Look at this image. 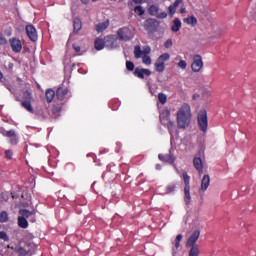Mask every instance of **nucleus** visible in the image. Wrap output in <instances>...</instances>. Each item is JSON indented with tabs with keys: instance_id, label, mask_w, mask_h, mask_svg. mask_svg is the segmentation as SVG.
<instances>
[{
	"instance_id": "63",
	"label": "nucleus",
	"mask_w": 256,
	"mask_h": 256,
	"mask_svg": "<svg viewBox=\"0 0 256 256\" xmlns=\"http://www.w3.org/2000/svg\"><path fill=\"white\" fill-rule=\"evenodd\" d=\"M9 67H10V69H13V64H10Z\"/></svg>"
},
{
	"instance_id": "25",
	"label": "nucleus",
	"mask_w": 256,
	"mask_h": 256,
	"mask_svg": "<svg viewBox=\"0 0 256 256\" xmlns=\"http://www.w3.org/2000/svg\"><path fill=\"white\" fill-rule=\"evenodd\" d=\"M106 47H110V49H113V43H115V38L111 36H107L105 38Z\"/></svg>"
},
{
	"instance_id": "15",
	"label": "nucleus",
	"mask_w": 256,
	"mask_h": 256,
	"mask_svg": "<svg viewBox=\"0 0 256 256\" xmlns=\"http://www.w3.org/2000/svg\"><path fill=\"white\" fill-rule=\"evenodd\" d=\"M69 93V90L63 89V88H58L56 91V97L60 100L63 101L65 99V95Z\"/></svg>"
},
{
	"instance_id": "52",
	"label": "nucleus",
	"mask_w": 256,
	"mask_h": 256,
	"mask_svg": "<svg viewBox=\"0 0 256 256\" xmlns=\"http://www.w3.org/2000/svg\"><path fill=\"white\" fill-rule=\"evenodd\" d=\"M175 127V124L172 121H168V129H173Z\"/></svg>"
},
{
	"instance_id": "39",
	"label": "nucleus",
	"mask_w": 256,
	"mask_h": 256,
	"mask_svg": "<svg viewBox=\"0 0 256 256\" xmlns=\"http://www.w3.org/2000/svg\"><path fill=\"white\" fill-rule=\"evenodd\" d=\"M0 239H3V241H9V236H7L5 231H0Z\"/></svg>"
},
{
	"instance_id": "11",
	"label": "nucleus",
	"mask_w": 256,
	"mask_h": 256,
	"mask_svg": "<svg viewBox=\"0 0 256 256\" xmlns=\"http://www.w3.org/2000/svg\"><path fill=\"white\" fill-rule=\"evenodd\" d=\"M193 165L198 173H203V160L200 157H194Z\"/></svg>"
},
{
	"instance_id": "31",
	"label": "nucleus",
	"mask_w": 256,
	"mask_h": 256,
	"mask_svg": "<svg viewBox=\"0 0 256 256\" xmlns=\"http://www.w3.org/2000/svg\"><path fill=\"white\" fill-rule=\"evenodd\" d=\"M18 256H25L29 255V251L25 250L24 248H19L18 250H15Z\"/></svg>"
},
{
	"instance_id": "10",
	"label": "nucleus",
	"mask_w": 256,
	"mask_h": 256,
	"mask_svg": "<svg viewBox=\"0 0 256 256\" xmlns=\"http://www.w3.org/2000/svg\"><path fill=\"white\" fill-rule=\"evenodd\" d=\"M210 183H211V177H209V174H205L201 181L200 191H205L206 189H209Z\"/></svg>"
},
{
	"instance_id": "18",
	"label": "nucleus",
	"mask_w": 256,
	"mask_h": 256,
	"mask_svg": "<svg viewBox=\"0 0 256 256\" xmlns=\"http://www.w3.org/2000/svg\"><path fill=\"white\" fill-rule=\"evenodd\" d=\"M94 47L97 51H101L105 48V42L102 39L97 38L94 42Z\"/></svg>"
},
{
	"instance_id": "46",
	"label": "nucleus",
	"mask_w": 256,
	"mask_h": 256,
	"mask_svg": "<svg viewBox=\"0 0 256 256\" xmlns=\"http://www.w3.org/2000/svg\"><path fill=\"white\" fill-rule=\"evenodd\" d=\"M0 45H7V39L2 34H0Z\"/></svg>"
},
{
	"instance_id": "30",
	"label": "nucleus",
	"mask_w": 256,
	"mask_h": 256,
	"mask_svg": "<svg viewBox=\"0 0 256 256\" xmlns=\"http://www.w3.org/2000/svg\"><path fill=\"white\" fill-rule=\"evenodd\" d=\"M22 107H24L25 109H27V111H33V107L31 106V101L29 100H24L22 102Z\"/></svg>"
},
{
	"instance_id": "12",
	"label": "nucleus",
	"mask_w": 256,
	"mask_h": 256,
	"mask_svg": "<svg viewBox=\"0 0 256 256\" xmlns=\"http://www.w3.org/2000/svg\"><path fill=\"white\" fill-rule=\"evenodd\" d=\"M107 27H109V20H106L105 22H101L95 25L97 33H103V31H105Z\"/></svg>"
},
{
	"instance_id": "19",
	"label": "nucleus",
	"mask_w": 256,
	"mask_h": 256,
	"mask_svg": "<svg viewBox=\"0 0 256 256\" xmlns=\"http://www.w3.org/2000/svg\"><path fill=\"white\" fill-rule=\"evenodd\" d=\"M144 56L143 50H141V46L136 45L134 47V57L135 59H141Z\"/></svg>"
},
{
	"instance_id": "53",
	"label": "nucleus",
	"mask_w": 256,
	"mask_h": 256,
	"mask_svg": "<svg viewBox=\"0 0 256 256\" xmlns=\"http://www.w3.org/2000/svg\"><path fill=\"white\" fill-rule=\"evenodd\" d=\"M73 49L76 51V53H79L81 51V47L80 46H73Z\"/></svg>"
},
{
	"instance_id": "29",
	"label": "nucleus",
	"mask_w": 256,
	"mask_h": 256,
	"mask_svg": "<svg viewBox=\"0 0 256 256\" xmlns=\"http://www.w3.org/2000/svg\"><path fill=\"white\" fill-rule=\"evenodd\" d=\"M158 100H159V103H161V105H165L167 103V95L163 93H159Z\"/></svg>"
},
{
	"instance_id": "45",
	"label": "nucleus",
	"mask_w": 256,
	"mask_h": 256,
	"mask_svg": "<svg viewBox=\"0 0 256 256\" xmlns=\"http://www.w3.org/2000/svg\"><path fill=\"white\" fill-rule=\"evenodd\" d=\"M156 17H157V19H166L167 13L161 12L160 14H157Z\"/></svg>"
},
{
	"instance_id": "23",
	"label": "nucleus",
	"mask_w": 256,
	"mask_h": 256,
	"mask_svg": "<svg viewBox=\"0 0 256 256\" xmlns=\"http://www.w3.org/2000/svg\"><path fill=\"white\" fill-rule=\"evenodd\" d=\"M159 159H160V161H165L166 163H173V157H171L170 155H162V154H160L159 156Z\"/></svg>"
},
{
	"instance_id": "5",
	"label": "nucleus",
	"mask_w": 256,
	"mask_h": 256,
	"mask_svg": "<svg viewBox=\"0 0 256 256\" xmlns=\"http://www.w3.org/2000/svg\"><path fill=\"white\" fill-rule=\"evenodd\" d=\"M200 235H201V231L195 230L191 234V236L188 238L186 242V247H199V245H197V241L199 240Z\"/></svg>"
},
{
	"instance_id": "4",
	"label": "nucleus",
	"mask_w": 256,
	"mask_h": 256,
	"mask_svg": "<svg viewBox=\"0 0 256 256\" xmlns=\"http://www.w3.org/2000/svg\"><path fill=\"white\" fill-rule=\"evenodd\" d=\"M144 28L146 31H148V33H155V31H157L159 28V21L153 18H149L146 20Z\"/></svg>"
},
{
	"instance_id": "32",
	"label": "nucleus",
	"mask_w": 256,
	"mask_h": 256,
	"mask_svg": "<svg viewBox=\"0 0 256 256\" xmlns=\"http://www.w3.org/2000/svg\"><path fill=\"white\" fill-rule=\"evenodd\" d=\"M135 13H137V15H145V10H143L142 6H136L134 8Z\"/></svg>"
},
{
	"instance_id": "21",
	"label": "nucleus",
	"mask_w": 256,
	"mask_h": 256,
	"mask_svg": "<svg viewBox=\"0 0 256 256\" xmlns=\"http://www.w3.org/2000/svg\"><path fill=\"white\" fill-rule=\"evenodd\" d=\"M184 23H187L188 25H191L192 27H195L197 25V18L195 16H190L188 18L183 19Z\"/></svg>"
},
{
	"instance_id": "54",
	"label": "nucleus",
	"mask_w": 256,
	"mask_h": 256,
	"mask_svg": "<svg viewBox=\"0 0 256 256\" xmlns=\"http://www.w3.org/2000/svg\"><path fill=\"white\" fill-rule=\"evenodd\" d=\"M12 199H19V194H12Z\"/></svg>"
},
{
	"instance_id": "56",
	"label": "nucleus",
	"mask_w": 256,
	"mask_h": 256,
	"mask_svg": "<svg viewBox=\"0 0 256 256\" xmlns=\"http://www.w3.org/2000/svg\"><path fill=\"white\" fill-rule=\"evenodd\" d=\"M180 13H187V9H185V8H182L181 10H180Z\"/></svg>"
},
{
	"instance_id": "13",
	"label": "nucleus",
	"mask_w": 256,
	"mask_h": 256,
	"mask_svg": "<svg viewBox=\"0 0 256 256\" xmlns=\"http://www.w3.org/2000/svg\"><path fill=\"white\" fill-rule=\"evenodd\" d=\"M73 33H79V31H81L83 24L81 23V19L79 18H75L73 21Z\"/></svg>"
},
{
	"instance_id": "3",
	"label": "nucleus",
	"mask_w": 256,
	"mask_h": 256,
	"mask_svg": "<svg viewBox=\"0 0 256 256\" xmlns=\"http://www.w3.org/2000/svg\"><path fill=\"white\" fill-rule=\"evenodd\" d=\"M117 35L120 41H131V39H133V33H131L128 27L120 28Z\"/></svg>"
},
{
	"instance_id": "58",
	"label": "nucleus",
	"mask_w": 256,
	"mask_h": 256,
	"mask_svg": "<svg viewBox=\"0 0 256 256\" xmlns=\"http://www.w3.org/2000/svg\"><path fill=\"white\" fill-rule=\"evenodd\" d=\"M11 143H12V145L17 144V139H14V140L12 139V140H11Z\"/></svg>"
},
{
	"instance_id": "28",
	"label": "nucleus",
	"mask_w": 256,
	"mask_h": 256,
	"mask_svg": "<svg viewBox=\"0 0 256 256\" xmlns=\"http://www.w3.org/2000/svg\"><path fill=\"white\" fill-rule=\"evenodd\" d=\"M188 256H199V246L191 247Z\"/></svg>"
},
{
	"instance_id": "17",
	"label": "nucleus",
	"mask_w": 256,
	"mask_h": 256,
	"mask_svg": "<svg viewBox=\"0 0 256 256\" xmlns=\"http://www.w3.org/2000/svg\"><path fill=\"white\" fill-rule=\"evenodd\" d=\"M18 226H20L22 229H27V227H29V222H27V218L19 216L18 217Z\"/></svg>"
},
{
	"instance_id": "43",
	"label": "nucleus",
	"mask_w": 256,
	"mask_h": 256,
	"mask_svg": "<svg viewBox=\"0 0 256 256\" xmlns=\"http://www.w3.org/2000/svg\"><path fill=\"white\" fill-rule=\"evenodd\" d=\"M172 45H173V40L168 39V40L165 42L164 47H165L166 49H169V47H172Z\"/></svg>"
},
{
	"instance_id": "27",
	"label": "nucleus",
	"mask_w": 256,
	"mask_h": 256,
	"mask_svg": "<svg viewBox=\"0 0 256 256\" xmlns=\"http://www.w3.org/2000/svg\"><path fill=\"white\" fill-rule=\"evenodd\" d=\"M155 67L158 73H163V71H165V63L159 62V60L157 61V63H155Z\"/></svg>"
},
{
	"instance_id": "20",
	"label": "nucleus",
	"mask_w": 256,
	"mask_h": 256,
	"mask_svg": "<svg viewBox=\"0 0 256 256\" xmlns=\"http://www.w3.org/2000/svg\"><path fill=\"white\" fill-rule=\"evenodd\" d=\"M191 190V186L184 187V195L186 199V205H190L191 203V193L189 192Z\"/></svg>"
},
{
	"instance_id": "26",
	"label": "nucleus",
	"mask_w": 256,
	"mask_h": 256,
	"mask_svg": "<svg viewBox=\"0 0 256 256\" xmlns=\"http://www.w3.org/2000/svg\"><path fill=\"white\" fill-rule=\"evenodd\" d=\"M148 11L150 15H152L153 17H157V13H159V7H157L156 5H151Z\"/></svg>"
},
{
	"instance_id": "1",
	"label": "nucleus",
	"mask_w": 256,
	"mask_h": 256,
	"mask_svg": "<svg viewBox=\"0 0 256 256\" xmlns=\"http://www.w3.org/2000/svg\"><path fill=\"white\" fill-rule=\"evenodd\" d=\"M191 106L187 103L182 104L176 113L178 129H187L191 125Z\"/></svg>"
},
{
	"instance_id": "34",
	"label": "nucleus",
	"mask_w": 256,
	"mask_h": 256,
	"mask_svg": "<svg viewBox=\"0 0 256 256\" xmlns=\"http://www.w3.org/2000/svg\"><path fill=\"white\" fill-rule=\"evenodd\" d=\"M169 57L168 53H164L158 58V62L163 63V61H168Z\"/></svg>"
},
{
	"instance_id": "35",
	"label": "nucleus",
	"mask_w": 256,
	"mask_h": 256,
	"mask_svg": "<svg viewBox=\"0 0 256 256\" xmlns=\"http://www.w3.org/2000/svg\"><path fill=\"white\" fill-rule=\"evenodd\" d=\"M142 63H144L145 65H151V57H149L148 55L142 56Z\"/></svg>"
},
{
	"instance_id": "37",
	"label": "nucleus",
	"mask_w": 256,
	"mask_h": 256,
	"mask_svg": "<svg viewBox=\"0 0 256 256\" xmlns=\"http://www.w3.org/2000/svg\"><path fill=\"white\" fill-rule=\"evenodd\" d=\"M183 179H184V185H185V187H191V186L189 185V175H187V172H184V173H183Z\"/></svg>"
},
{
	"instance_id": "47",
	"label": "nucleus",
	"mask_w": 256,
	"mask_h": 256,
	"mask_svg": "<svg viewBox=\"0 0 256 256\" xmlns=\"http://www.w3.org/2000/svg\"><path fill=\"white\" fill-rule=\"evenodd\" d=\"M143 53H144V55H149V53H151V47L145 46L143 48Z\"/></svg>"
},
{
	"instance_id": "48",
	"label": "nucleus",
	"mask_w": 256,
	"mask_h": 256,
	"mask_svg": "<svg viewBox=\"0 0 256 256\" xmlns=\"http://www.w3.org/2000/svg\"><path fill=\"white\" fill-rule=\"evenodd\" d=\"M162 115L165 117V119H169V117L171 116V111L165 110L162 112Z\"/></svg>"
},
{
	"instance_id": "7",
	"label": "nucleus",
	"mask_w": 256,
	"mask_h": 256,
	"mask_svg": "<svg viewBox=\"0 0 256 256\" xmlns=\"http://www.w3.org/2000/svg\"><path fill=\"white\" fill-rule=\"evenodd\" d=\"M26 32L29 39L35 43V41H37L38 38L37 30L35 29V27L33 25L26 26Z\"/></svg>"
},
{
	"instance_id": "55",
	"label": "nucleus",
	"mask_w": 256,
	"mask_h": 256,
	"mask_svg": "<svg viewBox=\"0 0 256 256\" xmlns=\"http://www.w3.org/2000/svg\"><path fill=\"white\" fill-rule=\"evenodd\" d=\"M133 2L136 4H141V3H143V0H133Z\"/></svg>"
},
{
	"instance_id": "59",
	"label": "nucleus",
	"mask_w": 256,
	"mask_h": 256,
	"mask_svg": "<svg viewBox=\"0 0 256 256\" xmlns=\"http://www.w3.org/2000/svg\"><path fill=\"white\" fill-rule=\"evenodd\" d=\"M82 3H84V5H87V3H89V0H81Z\"/></svg>"
},
{
	"instance_id": "33",
	"label": "nucleus",
	"mask_w": 256,
	"mask_h": 256,
	"mask_svg": "<svg viewBox=\"0 0 256 256\" xmlns=\"http://www.w3.org/2000/svg\"><path fill=\"white\" fill-rule=\"evenodd\" d=\"M2 135H5L6 137H15V131L10 130L5 132L4 129L1 130Z\"/></svg>"
},
{
	"instance_id": "62",
	"label": "nucleus",
	"mask_w": 256,
	"mask_h": 256,
	"mask_svg": "<svg viewBox=\"0 0 256 256\" xmlns=\"http://www.w3.org/2000/svg\"><path fill=\"white\" fill-rule=\"evenodd\" d=\"M128 5L131 7V5H133V2H129Z\"/></svg>"
},
{
	"instance_id": "6",
	"label": "nucleus",
	"mask_w": 256,
	"mask_h": 256,
	"mask_svg": "<svg viewBox=\"0 0 256 256\" xmlns=\"http://www.w3.org/2000/svg\"><path fill=\"white\" fill-rule=\"evenodd\" d=\"M191 69L194 73H199L203 69V58H201V55L194 56Z\"/></svg>"
},
{
	"instance_id": "9",
	"label": "nucleus",
	"mask_w": 256,
	"mask_h": 256,
	"mask_svg": "<svg viewBox=\"0 0 256 256\" xmlns=\"http://www.w3.org/2000/svg\"><path fill=\"white\" fill-rule=\"evenodd\" d=\"M10 44L12 47V51H15V53H20L21 49H23V46L21 45V40L18 39H10Z\"/></svg>"
},
{
	"instance_id": "22",
	"label": "nucleus",
	"mask_w": 256,
	"mask_h": 256,
	"mask_svg": "<svg viewBox=\"0 0 256 256\" xmlns=\"http://www.w3.org/2000/svg\"><path fill=\"white\" fill-rule=\"evenodd\" d=\"M53 99H55V90L53 89H48L46 91V100L47 103H51V101H53Z\"/></svg>"
},
{
	"instance_id": "42",
	"label": "nucleus",
	"mask_w": 256,
	"mask_h": 256,
	"mask_svg": "<svg viewBox=\"0 0 256 256\" xmlns=\"http://www.w3.org/2000/svg\"><path fill=\"white\" fill-rule=\"evenodd\" d=\"M178 67H180V69H187V62H185L184 60H181L178 63Z\"/></svg>"
},
{
	"instance_id": "38",
	"label": "nucleus",
	"mask_w": 256,
	"mask_h": 256,
	"mask_svg": "<svg viewBox=\"0 0 256 256\" xmlns=\"http://www.w3.org/2000/svg\"><path fill=\"white\" fill-rule=\"evenodd\" d=\"M23 99H24V101H31V99H32L31 92H29V91L24 92Z\"/></svg>"
},
{
	"instance_id": "49",
	"label": "nucleus",
	"mask_w": 256,
	"mask_h": 256,
	"mask_svg": "<svg viewBox=\"0 0 256 256\" xmlns=\"http://www.w3.org/2000/svg\"><path fill=\"white\" fill-rule=\"evenodd\" d=\"M183 3V0H176L172 6H174L176 9Z\"/></svg>"
},
{
	"instance_id": "60",
	"label": "nucleus",
	"mask_w": 256,
	"mask_h": 256,
	"mask_svg": "<svg viewBox=\"0 0 256 256\" xmlns=\"http://www.w3.org/2000/svg\"><path fill=\"white\" fill-rule=\"evenodd\" d=\"M156 169H161V165H156Z\"/></svg>"
},
{
	"instance_id": "64",
	"label": "nucleus",
	"mask_w": 256,
	"mask_h": 256,
	"mask_svg": "<svg viewBox=\"0 0 256 256\" xmlns=\"http://www.w3.org/2000/svg\"><path fill=\"white\" fill-rule=\"evenodd\" d=\"M92 1H97V0H92Z\"/></svg>"
},
{
	"instance_id": "16",
	"label": "nucleus",
	"mask_w": 256,
	"mask_h": 256,
	"mask_svg": "<svg viewBox=\"0 0 256 256\" xmlns=\"http://www.w3.org/2000/svg\"><path fill=\"white\" fill-rule=\"evenodd\" d=\"M18 213L24 219H29V217H31V215H35V210L29 211L27 209H20Z\"/></svg>"
},
{
	"instance_id": "41",
	"label": "nucleus",
	"mask_w": 256,
	"mask_h": 256,
	"mask_svg": "<svg viewBox=\"0 0 256 256\" xmlns=\"http://www.w3.org/2000/svg\"><path fill=\"white\" fill-rule=\"evenodd\" d=\"M168 11H169V14L171 16H173V15H175V12L177 11V8L174 7L173 5H171V6H169Z\"/></svg>"
},
{
	"instance_id": "40",
	"label": "nucleus",
	"mask_w": 256,
	"mask_h": 256,
	"mask_svg": "<svg viewBox=\"0 0 256 256\" xmlns=\"http://www.w3.org/2000/svg\"><path fill=\"white\" fill-rule=\"evenodd\" d=\"M181 239H183V235H181V234L177 235L176 240H175L176 241L175 242L176 249H179V243H180Z\"/></svg>"
},
{
	"instance_id": "57",
	"label": "nucleus",
	"mask_w": 256,
	"mask_h": 256,
	"mask_svg": "<svg viewBox=\"0 0 256 256\" xmlns=\"http://www.w3.org/2000/svg\"><path fill=\"white\" fill-rule=\"evenodd\" d=\"M10 256H19V254H17L16 250L14 252L11 253Z\"/></svg>"
},
{
	"instance_id": "14",
	"label": "nucleus",
	"mask_w": 256,
	"mask_h": 256,
	"mask_svg": "<svg viewBox=\"0 0 256 256\" xmlns=\"http://www.w3.org/2000/svg\"><path fill=\"white\" fill-rule=\"evenodd\" d=\"M180 29H181V20H179V18H175L173 20V25L171 26V31L173 33H178Z\"/></svg>"
},
{
	"instance_id": "44",
	"label": "nucleus",
	"mask_w": 256,
	"mask_h": 256,
	"mask_svg": "<svg viewBox=\"0 0 256 256\" xmlns=\"http://www.w3.org/2000/svg\"><path fill=\"white\" fill-rule=\"evenodd\" d=\"M5 157L6 159H13V153L11 152V150L5 151Z\"/></svg>"
},
{
	"instance_id": "24",
	"label": "nucleus",
	"mask_w": 256,
	"mask_h": 256,
	"mask_svg": "<svg viewBox=\"0 0 256 256\" xmlns=\"http://www.w3.org/2000/svg\"><path fill=\"white\" fill-rule=\"evenodd\" d=\"M9 221V213L7 211H2L0 213V223H7Z\"/></svg>"
},
{
	"instance_id": "51",
	"label": "nucleus",
	"mask_w": 256,
	"mask_h": 256,
	"mask_svg": "<svg viewBox=\"0 0 256 256\" xmlns=\"http://www.w3.org/2000/svg\"><path fill=\"white\" fill-rule=\"evenodd\" d=\"M199 97H201V95L195 93V94H193L192 99H193V101H197V99H199Z\"/></svg>"
},
{
	"instance_id": "50",
	"label": "nucleus",
	"mask_w": 256,
	"mask_h": 256,
	"mask_svg": "<svg viewBox=\"0 0 256 256\" xmlns=\"http://www.w3.org/2000/svg\"><path fill=\"white\" fill-rule=\"evenodd\" d=\"M173 191H175V186H168L167 192L168 193H173Z\"/></svg>"
},
{
	"instance_id": "8",
	"label": "nucleus",
	"mask_w": 256,
	"mask_h": 256,
	"mask_svg": "<svg viewBox=\"0 0 256 256\" xmlns=\"http://www.w3.org/2000/svg\"><path fill=\"white\" fill-rule=\"evenodd\" d=\"M134 75H136V77H139L140 79H145V75L147 77L151 75V70L145 68H136L134 71Z\"/></svg>"
},
{
	"instance_id": "2",
	"label": "nucleus",
	"mask_w": 256,
	"mask_h": 256,
	"mask_svg": "<svg viewBox=\"0 0 256 256\" xmlns=\"http://www.w3.org/2000/svg\"><path fill=\"white\" fill-rule=\"evenodd\" d=\"M198 125L203 133H207L208 121H207V110L202 109L198 113Z\"/></svg>"
},
{
	"instance_id": "61",
	"label": "nucleus",
	"mask_w": 256,
	"mask_h": 256,
	"mask_svg": "<svg viewBox=\"0 0 256 256\" xmlns=\"http://www.w3.org/2000/svg\"><path fill=\"white\" fill-rule=\"evenodd\" d=\"M0 79H3V74L0 72Z\"/></svg>"
},
{
	"instance_id": "36",
	"label": "nucleus",
	"mask_w": 256,
	"mask_h": 256,
	"mask_svg": "<svg viewBox=\"0 0 256 256\" xmlns=\"http://www.w3.org/2000/svg\"><path fill=\"white\" fill-rule=\"evenodd\" d=\"M126 69L128 71H134L135 70V64H133V62H131V61H127L126 62Z\"/></svg>"
}]
</instances>
